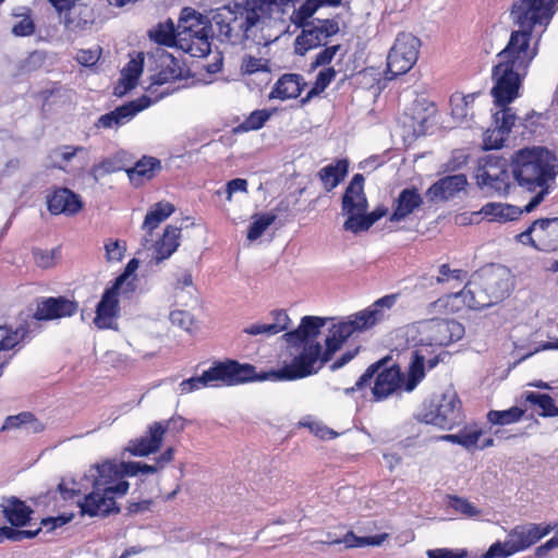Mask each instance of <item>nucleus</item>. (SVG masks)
Wrapping results in <instances>:
<instances>
[{"instance_id":"obj_53","label":"nucleus","mask_w":558,"mask_h":558,"mask_svg":"<svg viewBox=\"0 0 558 558\" xmlns=\"http://www.w3.org/2000/svg\"><path fill=\"white\" fill-rule=\"evenodd\" d=\"M299 425L308 428L315 436L319 437L320 439H333L338 436L333 429L323 425L317 421H314L311 416L303 417L299 422Z\"/></svg>"},{"instance_id":"obj_15","label":"nucleus","mask_w":558,"mask_h":558,"mask_svg":"<svg viewBox=\"0 0 558 558\" xmlns=\"http://www.w3.org/2000/svg\"><path fill=\"white\" fill-rule=\"evenodd\" d=\"M151 100L148 96H141L136 100L125 102L114 110L105 113L95 122L97 129H112L130 122L138 112L148 108Z\"/></svg>"},{"instance_id":"obj_27","label":"nucleus","mask_w":558,"mask_h":558,"mask_svg":"<svg viewBox=\"0 0 558 558\" xmlns=\"http://www.w3.org/2000/svg\"><path fill=\"white\" fill-rule=\"evenodd\" d=\"M305 86L306 82L301 74L286 73L274 85L269 98L280 100L294 99L301 95Z\"/></svg>"},{"instance_id":"obj_45","label":"nucleus","mask_w":558,"mask_h":558,"mask_svg":"<svg viewBox=\"0 0 558 558\" xmlns=\"http://www.w3.org/2000/svg\"><path fill=\"white\" fill-rule=\"evenodd\" d=\"M277 219V215L272 211L257 214L253 216V221L247 230V239L255 241L263 235L266 229Z\"/></svg>"},{"instance_id":"obj_41","label":"nucleus","mask_w":558,"mask_h":558,"mask_svg":"<svg viewBox=\"0 0 558 558\" xmlns=\"http://www.w3.org/2000/svg\"><path fill=\"white\" fill-rule=\"evenodd\" d=\"M523 213H526L525 206L521 208L510 204L490 203V221L504 223L518 220Z\"/></svg>"},{"instance_id":"obj_42","label":"nucleus","mask_w":558,"mask_h":558,"mask_svg":"<svg viewBox=\"0 0 558 558\" xmlns=\"http://www.w3.org/2000/svg\"><path fill=\"white\" fill-rule=\"evenodd\" d=\"M337 71L332 66L324 68L316 75V80L306 96L301 99V104H307L312 98L322 94L335 80Z\"/></svg>"},{"instance_id":"obj_64","label":"nucleus","mask_w":558,"mask_h":558,"mask_svg":"<svg viewBox=\"0 0 558 558\" xmlns=\"http://www.w3.org/2000/svg\"><path fill=\"white\" fill-rule=\"evenodd\" d=\"M428 558H468L469 553L466 549H449V548H438V549H429L427 551Z\"/></svg>"},{"instance_id":"obj_37","label":"nucleus","mask_w":558,"mask_h":558,"mask_svg":"<svg viewBox=\"0 0 558 558\" xmlns=\"http://www.w3.org/2000/svg\"><path fill=\"white\" fill-rule=\"evenodd\" d=\"M179 35L180 29L175 28L173 22L169 20L166 24H159L156 31L150 34V38L159 45L179 48V39L184 38Z\"/></svg>"},{"instance_id":"obj_30","label":"nucleus","mask_w":558,"mask_h":558,"mask_svg":"<svg viewBox=\"0 0 558 558\" xmlns=\"http://www.w3.org/2000/svg\"><path fill=\"white\" fill-rule=\"evenodd\" d=\"M181 238V227L169 225L165 228L162 236L156 241L155 256L153 262L159 265L165 259L169 258L179 247Z\"/></svg>"},{"instance_id":"obj_39","label":"nucleus","mask_w":558,"mask_h":558,"mask_svg":"<svg viewBox=\"0 0 558 558\" xmlns=\"http://www.w3.org/2000/svg\"><path fill=\"white\" fill-rule=\"evenodd\" d=\"M271 114L272 110L256 109L243 122L233 128V133L241 134L260 130L270 119Z\"/></svg>"},{"instance_id":"obj_60","label":"nucleus","mask_w":558,"mask_h":558,"mask_svg":"<svg viewBox=\"0 0 558 558\" xmlns=\"http://www.w3.org/2000/svg\"><path fill=\"white\" fill-rule=\"evenodd\" d=\"M449 508L453 509L454 511L469 517L473 518L478 514V510L476 507L471 504L469 500L458 497V496H450L448 501Z\"/></svg>"},{"instance_id":"obj_56","label":"nucleus","mask_w":558,"mask_h":558,"mask_svg":"<svg viewBox=\"0 0 558 558\" xmlns=\"http://www.w3.org/2000/svg\"><path fill=\"white\" fill-rule=\"evenodd\" d=\"M481 436V433L477 430L466 432L460 430L457 434H448L441 437V439L450 441L452 444L461 445L465 448L474 447Z\"/></svg>"},{"instance_id":"obj_20","label":"nucleus","mask_w":558,"mask_h":558,"mask_svg":"<svg viewBox=\"0 0 558 558\" xmlns=\"http://www.w3.org/2000/svg\"><path fill=\"white\" fill-rule=\"evenodd\" d=\"M47 209L53 215L74 216L83 209L81 196L68 187H56L46 196Z\"/></svg>"},{"instance_id":"obj_18","label":"nucleus","mask_w":558,"mask_h":558,"mask_svg":"<svg viewBox=\"0 0 558 558\" xmlns=\"http://www.w3.org/2000/svg\"><path fill=\"white\" fill-rule=\"evenodd\" d=\"M78 311V302L70 300L66 296L43 298L38 304L33 317L38 322H47L72 317Z\"/></svg>"},{"instance_id":"obj_36","label":"nucleus","mask_w":558,"mask_h":558,"mask_svg":"<svg viewBox=\"0 0 558 558\" xmlns=\"http://www.w3.org/2000/svg\"><path fill=\"white\" fill-rule=\"evenodd\" d=\"M122 170H125V167L123 165L121 154L118 153L94 163L88 171V175L94 180V182H98L100 178Z\"/></svg>"},{"instance_id":"obj_55","label":"nucleus","mask_w":558,"mask_h":558,"mask_svg":"<svg viewBox=\"0 0 558 558\" xmlns=\"http://www.w3.org/2000/svg\"><path fill=\"white\" fill-rule=\"evenodd\" d=\"M241 71L244 74H255L257 72H270L269 60L244 56L241 63Z\"/></svg>"},{"instance_id":"obj_63","label":"nucleus","mask_w":558,"mask_h":558,"mask_svg":"<svg viewBox=\"0 0 558 558\" xmlns=\"http://www.w3.org/2000/svg\"><path fill=\"white\" fill-rule=\"evenodd\" d=\"M143 436L157 449H160L165 437V429L161 426V423L154 422L147 426Z\"/></svg>"},{"instance_id":"obj_4","label":"nucleus","mask_w":558,"mask_h":558,"mask_svg":"<svg viewBox=\"0 0 558 558\" xmlns=\"http://www.w3.org/2000/svg\"><path fill=\"white\" fill-rule=\"evenodd\" d=\"M92 480L93 490L85 495L83 500L77 501L82 515L107 518L110 514L119 513L120 508L114 497L124 496L130 484L121 478L118 464L105 461L93 465L85 475Z\"/></svg>"},{"instance_id":"obj_57","label":"nucleus","mask_w":558,"mask_h":558,"mask_svg":"<svg viewBox=\"0 0 558 558\" xmlns=\"http://www.w3.org/2000/svg\"><path fill=\"white\" fill-rule=\"evenodd\" d=\"M469 157L463 149H454L450 158L440 166V169L444 173L456 172L468 163Z\"/></svg>"},{"instance_id":"obj_49","label":"nucleus","mask_w":558,"mask_h":558,"mask_svg":"<svg viewBox=\"0 0 558 558\" xmlns=\"http://www.w3.org/2000/svg\"><path fill=\"white\" fill-rule=\"evenodd\" d=\"M140 262L137 258H132L128 262L123 271L116 277L112 281L113 284L120 287L123 293H133L135 291V283L129 278L137 270Z\"/></svg>"},{"instance_id":"obj_16","label":"nucleus","mask_w":558,"mask_h":558,"mask_svg":"<svg viewBox=\"0 0 558 558\" xmlns=\"http://www.w3.org/2000/svg\"><path fill=\"white\" fill-rule=\"evenodd\" d=\"M425 329L430 345L447 347L464 336V327L454 319L432 318Z\"/></svg>"},{"instance_id":"obj_46","label":"nucleus","mask_w":558,"mask_h":558,"mask_svg":"<svg viewBox=\"0 0 558 558\" xmlns=\"http://www.w3.org/2000/svg\"><path fill=\"white\" fill-rule=\"evenodd\" d=\"M480 93H472L465 96L460 94H453L450 97V106H451V116L456 120H463L468 117L470 111V105L473 104L475 97H477Z\"/></svg>"},{"instance_id":"obj_23","label":"nucleus","mask_w":558,"mask_h":558,"mask_svg":"<svg viewBox=\"0 0 558 558\" xmlns=\"http://www.w3.org/2000/svg\"><path fill=\"white\" fill-rule=\"evenodd\" d=\"M468 185L463 173L450 174L434 182L426 191V197L432 203L447 202L454 198Z\"/></svg>"},{"instance_id":"obj_51","label":"nucleus","mask_w":558,"mask_h":558,"mask_svg":"<svg viewBox=\"0 0 558 558\" xmlns=\"http://www.w3.org/2000/svg\"><path fill=\"white\" fill-rule=\"evenodd\" d=\"M134 457H147L151 453L159 451L153 444H150L144 436L131 439L125 448Z\"/></svg>"},{"instance_id":"obj_50","label":"nucleus","mask_w":558,"mask_h":558,"mask_svg":"<svg viewBox=\"0 0 558 558\" xmlns=\"http://www.w3.org/2000/svg\"><path fill=\"white\" fill-rule=\"evenodd\" d=\"M105 258L108 263L121 262L126 252V243L119 239H107L105 241Z\"/></svg>"},{"instance_id":"obj_32","label":"nucleus","mask_w":558,"mask_h":558,"mask_svg":"<svg viewBox=\"0 0 558 558\" xmlns=\"http://www.w3.org/2000/svg\"><path fill=\"white\" fill-rule=\"evenodd\" d=\"M159 170H161V162L159 159L151 156H144L135 162L134 167L125 169V172L131 183L138 186L143 183L144 179H153Z\"/></svg>"},{"instance_id":"obj_61","label":"nucleus","mask_w":558,"mask_h":558,"mask_svg":"<svg viewBox=\"0 0 558 558\" xmlns=\"http://www.w3.org/2000/svg\"><path fill=\"white\" fill-rule=\"evenodd\" d=\"M36 31V24L31 15H25L21 21L12 26L11 33L15 37H28Z\"/></svg>"},{"instance_id":"obj_2","label":"nucleus","mask_w":558,"mask_h":558,"mask_svg":"<svg viewBox=\"0 0 558 558\" xmlns=\"http://www.w3.org/2000/svg\"><path fill=\"white\" fill-rule=\"evenodd\" d=\"M511 172L519 186L535 193L525 205V211L531 213L551 191L558 175L557 157L543 146L524 147L513 154Z\"/></svg>"},{"instance_id":"obj_29","label":"nucleus","mask_w":558,"mask_h":558,"mask_svg":"<svg viewBox=\"0 0 558 558\" xmlns=\"http://www.w3.org/2000/svg\"><path fill=\"white\" fill-rule=\"evenodd\" d=\"M211 27H201L196 36L184 37L179 39V48L194 58H203L209 54L211 45Z\"/></svg>"},{"instance_id":"obj_26","label":"nucleus","mask_w":558,"mask_h":558,"mask_svg":"<svg viewBox=\"0 0 558 558\" xmlns=\"http://www.w3.org/2000/svg\"><path fill=\"white\" fill-rule=\"evenodd\" d=\"M156 58L160 70L151 76L153 85H163L182 77V68L179 61L163 48L156 50Z\"/></svg>"},{"instance_id":"obj_3","label":"nucleus","mask_w":558,"mask_h":558,"mask_svg":"<svg viewBox=\"0 0 558 558\" xmlns=\"http://www.w3.org/2000/svg\"><path fill=\"white\" fill-rule=\"evenodd\" d=\"M289 0H243L242 3L223 5L211 12L210 26L228 41L248 39L253 28L270 20L274 12L284 13Z\"/></svg>"},{"instance_id":"obj_22","label":"nucleus","mask_w":558,"mask_h":558,"mask_svg":"<svg viewBox=\"0 0 558 558\" xmlns=\"http://www.w3.org/2000/svg\"><path fill=\"white\" fill-rule=\"evenodd\" d=\"M327 318L319 316H304L296 329L286 332L282 338L288 345L318 343L316 338L320 329L326 325Z\"/></svg>"},{"instance_id":"obj_31","label":"nucleus","mask_w":558,"mask_h":558,"mask_svg":"<svg viewBox=\"0 0 558 558\" xmlns=\"http://www.w3.org/2000/svg\"><path fill=\"white\" fill-rule=\"evenodd\" d=\"M511 187V173L507 168V160L490 155V190L499 195L509 193Z\"/></svg>"},{"instance_id":"obj_11","label":"nucleus","mask_w":558,"mask_h":558,"mask_svg":"<svg viewBox=\"0 0 558 558\" xmlns=\"http://www.w3.org/2000/svg\"><path fill=\"white\" fill-rule=\"evenodd\" d=\"M216 381H221L226 386H236L251 381H274L270 376V369L257 372L256 367L248 363H240L236 360L227 359L213 363Z\"/></svg>"},{"instance_id":"obj_24","label":"nucleus","mask_w":558,"mask_h":558,"mask_svg":"<svg viewBox=\"0 0 558 558\" xmlns=\"http://www.w3.org/2000/svg\"><path fill=\"white\" fill-rule=\"evenodd\" d=\"M5 520L15 527L29 525L34 510L15 496L4 497L1 504Z\"/></svg>"},{"instance_id":"obj_21","label":"nucleus","mask_w":558,"mask_h":558,"mask_svg":"<svg viewBox=\"0 0 558 558\" xmlns=\"http://www.w3.org/2000/svg\"><path fill=\"white\" fill-rule=\"evenodd\" d=\"M514 286V275L508 267L490 263V306L507 300Z\"/></svg>"},{"instance_id":"obj_48","label":"nucleus","mask_w":558,"mask_h":558,"mask_svg":"<svg viewBox=\"0 0 558 558\" xmlns=\"http://www.w3.org/2000/svg\"><path fill=\"white\" fill-rule=\"evenodd\" d=\"M343 214L348 217L343 223V229L345 231L357 234L362 231H367L371 228L369 221L367 220L366 210H354Z\"/></svg>"},{"instance_id":"obj_59","label":"nucleus","mask_w":558,"mask_h":558,"mask_svg":"<svg viewBox=\"0 0 558 558\" xmlns=\"http://www.w3.org/2000/svg\"><path fill=\"white\" fill-rule=\"evenodd\" d=\"M344 340H342L332 327L329 328V333L325 339V350L322 349L323 362H329L333 354L341 349Z\"/></svg>"},{"instance_id":"obj_35","label":"nucleus","mask_w":558,"mask_h":558,"mask_svg":"<svg viewBox=\"0 0 558 558\" xmlns=\"http://www.w3.org/2000/svg\"><path fill=\"white\" fill-rule=\"evenodd\" d=\"M175 208L171 203L159 202L147 211L142 229L145 230L149 236L153 231L168 217L174 213Z\"/></svg>"},{"instance_id":"obj_62","label":"nucleus","mask_w":558,"mask_h":558,"mask_svg":"<svg viewBox=\"0 0 558 558\" xmlns=\"http://www.w3.org/2000/svg\"><path fill=\"white\" fill-rule=\"evenodd\" d=\"M57 255H59V248H53L51 251L36 248L33 251L36 265L44 269L53 266Z\"/></svg>"},{"instance_id":"obj_10","label":"nucleus","mask_w":558,"mask_h":558,"mask_svg":"<svg viewBox=\"0 0 558 558\" xmlns=\"http://www.w3.org/2000/svg\"><path fill=\"white\" fill-rule=\"evenodd\" d=\"M421 40L411 33H400L387 56V73L390 78L409 72L418 59Z\"/></svg>"},{"instance_id":"obj_34","label":"nucleus","mask_w":558,"mask_h":558,"mask_svg":"<svg viewBox=\"0 0 558 558\" xmlns=\"http://www.w3.org/2000/svg\"><path fill=\"white\" fill-rule=\"evenodd\" d=\"M349 170V161L339 159L336 162L323 167L318 171V177L327 192H331L345 178Z\"/></svg>"},{"instance_id":"obj_38","label":"nucleus","mask_w":558,"mask_h":558,"mask_svg":"<svg viewBox=\"0 0 558 558\" xmlns=\"http://www.w3.org/2000/svg\"><path fill=\"white\" fill-rule=\"evenodd\" d=\"M143 53H138L136 58H132L122 69L120 82L125 90H130L136 86L138 77L143 72Z\"/></svg>"},{"instance_id":"obj_43","label":"nucleus","mask_w":558,"mask_h":558,"mask_svg":"<svg viewBox=\"0 0 558 558\" xmlns=\"http://www.w3.org/2000/svg\"><path fill=\"white\" fill-rule=\"evenodd\" d=\"M216 381L214 366L211 365L208 369L204 371L201 376H193L181 381L180 391L181 393H190L198 390L203 387L213 386Z\"/></svg>"},{"instance_id":"obj_8","label":"nucleus","mask_w":558,"mask_h":558,"mask_svg":"<svg viewBox=\"0 0 558 558\" xmlns=\"http://www.w3.org/2000/svg\"><path fill=\"white\" fill-rule=\"evenodd\" d=\"M556 525L526 523L513 527L504 543L490 545V558H507L536 544L548 535Z\"/></svg>"},{"instance_id":"obj_9","label":"nucleus","mask_w":558,"mask_h":558,"mask_svg":"<svg viewBox=\"0 0 558 558\" xmlns=\"http://www.w3.org/2000/svg\"><path fill=\"white\" fill-rule=\"evenodd\" d=\"M296 27L301 28V33L295 37L294 52L301 57L312 49L326 46L340 31L338 19H312Z\"/></svg>"},{"instance_id":"obj_52","label":"nucleus","mask_w":558,"mask_h":558,"mask_svg":"<svg viewBox=\"0 0 558 558\" xmlns=\"http://www.w3.org/2000/svg\"><path fill=\"white\" fill-rule=\"evenodd\" d=\"M524 411L518 407H512L505 411H492L490 410V424H511L518 422L523 416Z\"/></svg>"},{"instance_id":"obj_28","label":"nucleus","mask_w":558,"mask_h":558,"mask_svg":"<svg viewBox=\"0 0 558 558\" xmlns=\"http://www.w3.org/2000/svg\"><path fill=\"white\" fill-rule=\"evenodd\" d=\"M423 204V198L418 193L417 189L405 187L403 189L395 201L393 211L390 215L389 220L392 222H399L404 220L415 209L420 208Z\"/></svg>"},{"instance_id":"obj_47","label":"nucleus","mask_w":558,"mask_h":558,"mask_svg":"<svg viewBox=\"0 0 558 558\" xmlns=\"http://www.w3.org/2000/svg\"><path fill=\"white\" fill-rule=\"evenodd\" d=\"M322 8L318 0H305L291 15V22L295 26L308 23L314 17L317 10Z\"/></svg>"},{"instance_id":"obj_44","label":"nucleus","mask_w":558,"mask_h":558,"mask_svg":"<svg viewBox=\"0 0 558 558\" xmlns=\"http://www.w3.org/2000/svg\"><path fill=\"white\" fill-rule=\"evenodd\" d=\"M525 401L532 405L541 409L539 415L542 416H557L558 408L555 405L554 399L547 393H539L535 391H527Z\"/></svg>"},{"instance_id":"obj_7","label":"nucleus","mask_w":558,"mask_h":558,"mask_svg":"<svg viewBox=\"0 0 558 558\" xmlns=\"http://www.w3.org/2000/svg\"><path fill=\"white\" fill-rule=\"evenodd\" d=\"M462 404L456 391L449 389L424 403L420 420L426 424L451 429L463 422Z\"/></svg>"},{"instance_id":"obj_58","label":"nucleus","mask_w":558,"mask_h":558,"mask_svg":"<svg viewBox=\"0 0 558 558\" xmlns=\"http://www.w3.org/2000/svg\"><path fill=\"white\" fill-rule=\"evenodd\" d=\"M325 48L320 50L312 61L310 65L311 71H315L318 68L326 66L331 63L335 56L341 49V45H332V46H324Z\"/></svg>"},{"instance_id":"obj_12","label":"nucleus","mask_w":558,"mask_h":558,"mask_svg":"<svg viewBox=\"0 0 558 558\" xmlns=\"http://www.w3.org/2000/svg\"><path fill=\"white\" fill-rule=\"evenodd\" d=\"M517 238L520 242L529 243L538 251H557L558 218L537 219L525 231L518 234Z\"/></svg>"},{"instance_id":"obj_1","label":"nucleus","mask_w":558,"mask_h":558,"mask_svg":"<svg viewBox=\"0 0 558 558\" xmlns=\"http://www.w3.org/2000/svg\"><path fill=\"white\" fill-rule=\"evenodd\" d=\"M556 1L519 0L512 8L520 29L511 33L508 45L497 56L498 63L493 68L495 84L490 95L498 110L493 114L495 126L490 130V150L502 148L509 138L517 120L509 105L520 97L526 69L536 54L530 50L533 28L549 23Z\"/></svg>"},{"instance_id":"obj_6","label":"nucleus","mask_w":558,"mask_h":558,"mask_svg":"<svg viewBox=\"0 0 558 558\" xmlns=\"http://www.w3.org/2000/svg\"><path fill=\"white\" fill-rule=\"evenodd\" d=\"M288 351L292 360L289 363L284 362L278 369H270L274 381H293L306 378L317 374L327 363L322 361L320 343L288 345Z\"/></svg>"},{"instance_id":"obj_54","label":"nucleus","mask_w":558,"mask_h":558,"mask_svg":"<svg viewBox=\"0 0 558 558\" xmlns=\"http://www.w3.org/2000/svg\"><path fill=\"white\" fill-rule=\"evenodd\" d=\"M466 278L468 271L463 269H451L448 264H442L438 268V276L435 278V281L437 283H445L454 280L461 284Z\"/></svg>"},{"instance_id":"obj_14","label":"nucleus","mask_w":558,"mask_h":558,"mask_svg":"<svg viewBox=\"0 0 558 558\" xmlns=\"http://www.w3.org/2000/svg\"><path fill=\"white\" fill-rule=\"evenodd\" d=\"M439 303L449 306L451 311H459L461 305L477 311L488 306V294L481 290L475 282L470 281L461 291L448 294L445 299H439L432 305L436 306Z\"/></svg>"},{"instance_id":"obj_25","label":"nucleus","mask_w":558,"mask_h":558,"mask_svg":"<svg viewBox=\"0 0 558 558\" xmlns=\"http://www.w3.org/2000/svg\"><path fill=\"white\" fill-rule=\"evenodd\" d=\"M364 177L361 173L353 175L342 195V213L367 210L368 202L364 193Z\"/></svg>"},{"instance_id":"obj_19","label":"nucleus","mask_w":558,"mask_h":558,"mask_svg":"<svg viewBox=\"0 0 558 558\" xmlns=\"http://www.w3.org/2000/svg\"><path fill=\"white\" fill-rule=\"evenodd\" d=\"M122 290L116 284L106 288L100 301L96 305V316L94 324L98 329H118V325L114 319L119 316L120 304H119V291Z\"/></svg>"},{"instance_id":"obj_40","label":"nucleus","mask_w":558,"mask_h":558,"mask_svg":"<svg viewBox=\"0 0 558 558\" xmlns=\"http://www.w3.org/2000/svg\"><path fill=\"white\" fill-rule=\"evenodd\" d=\"M27 335L28 326L26 324H21L14 330L7 326H0V351L13 349L20 342L25 340Z\"/></svg>"},{"instance_id":"obj_17","label":"nucleus","mask_w":558,"mask_h":558,"mask_svg":"<svg viewBox=\"0 0 558 558\" xmlns=\"http://www.w3.org/2000/svg\"><path fill=\"white\" fill-rule=\"evenodd\" d=\"M399 298L398 293L387 294L376 300L368 307L349 316L357 332L371 329L385 317V310H390Z\"/></svg>"},{"instance_id":"obj_5","label":"nucleus","mask_w":558,"mask_h":558,"mask_svg":"<svg viewBox=\"0 0 558 558\" xmlns=\"http://www.w3.org/2000/svg\"><path fill=\"white\" fill-rule=\"evenodd\" d=\"M373 379L372 400L381 402L400 390H404L403 384L407 376L401 371L400 365L392 361L391 355H386L372 363L357 378L354 386L344 389V393L350 396L354 391H362L371 387Z\"/></svg>"},{"instance_id":"obj_33","label":"nucleus","mask_w":558,"mask_h":558,"mask_svg":"<svg viewBox=\"0 0 558 558\" xmlns=\"http://www.w3.org/2000/svg\"><path fill=\"white\" fill-rule=\"evenodd\" d=\"M211 27L209 17L201 14L192 8H183L179 17L178 28L183 37L196 36L197 31L203 27Z\"/></svg>"},{"instance_id":"obj_13","label":"nucleus","mask_w":558,"mask_h":558,"mask_svg":"<svg viewBox=\"0 0 558 558\" xmlns=\"http://www.w3.org/2000/svg\"><path fill=\"white\" fill-rule=\"evenodd\" d=\"M449 357V352L445 350L430 356H427L422 349L414 350L411 354L407 379L403 384L404 391L412 392L425 378L426 371L434 369L439 363H444Z\"/></svg>"}]
</instances>
